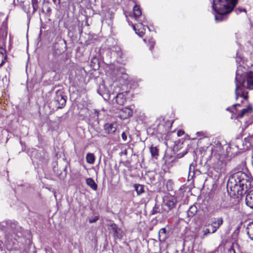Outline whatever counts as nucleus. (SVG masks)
<instances>
[{
  "instance_id": "obj_1",
  "label": "nucleus",
  "mask_w": 253,
  "mask_h": 253,
  "mask_svg": "<svg viewBox=\"0 0 253 253\" xmlns=\"http://www.w3.org/2000/svg\"><path fill=\"white\" fill-rule=\"evenodd\" d=\"M227 188L234 194L242 195L253 188V178L248 171H238L229 178Z\"/></svg>"
},
{
  "instance_id": "obj_2",
  "label": "nucleus",
  "mask_w": 253,
  "mask_h": 253,
  "mask_svg": "<svg viewBox=\"0 0 253 253\" xmlns=\"http://www.w3.org/2000/svg\"><path fill=\"white\" fill-rule=\"evenodd\" d=\"M210 152L209 161L212 165L213 169L218 173L223 172L225 169L226 162L225 156L222 154L223 148L219 141L208 147Z\"/></svg>"
},
{
  "instance_id": "obj_3",
  "label": "nucleus",
  "mask_w": 253,
  "mask_h": 253,
  "mask_svg": "<svg viewBox=\"0 0 253 253\" xmlns=\"http://www.w3.org/2000/svg\"><path fill=\"white\" fill-rule=\"evenodd\" d=\"M238 0H212V8L214 11V19L216 22H221L227 19L238 3Z\"/></svg>"
},
{
  "instance_id": "obj_4",
  "label": "nucleus",
  "mask_w": 253,
  "mask_h": 253,
  "mask_svg": "<svg viewBox=\"0 0 253 253\" xmlns=\"http://www.w3.org/2000/svg\"><path fill=\"white\" fill-rule=\"evenodd\" d=\"M242 68V66L238 67L236 71L235 94L237 99L241 97L245 100H247L248 99V92L244 87V84L245 82V75H244Z\"/></svg>"
},
{
  "instance_id": "obj_5",
  "label": "nucleus",
  "mask_w": 253,
  "mask_h": 253,
  "mask_svg": "<svg viewBox=\"0 0 253 253\" xmlns=\"http://www.w3.org/2000/svg\"><path fill=\"white\" fill-rule=\"evenodd\" d=\"M54 102L57 108H62L64 107L66 103V99L62 91L58 90L56 91Z\"/></svg>"
},
{
  "instance_id": "obj_6",
  "label": "nucleus",
  "mask_w": 253,
  "mask_h": 253,
  "mask_svg": "<svg viewBox=\"0 0 253 253\" xmlns=\"http://www.w3.org/2000/svg\"><path fill=\"white\" fill-rule=\"evenodd\" d=\"M5 20L3 15L0 16V42H2L6 38L7 34Z\"/></svg>"
},
{
  "instance_id": "obj_7",
  "label": "nucleus",
  "mask_w": 253,
  "mask_h": 253,
  "mask_svg": "<svg viewBox=\"0 0 253 253\" xmlns=\"http://www.w3.org/2000/svg\"><path fill=\"white\" fill-rule=\"evenodd\" d=\"M132 111L128 107H125L121 109L118 114L117 117L120 120L127 121L128 118L132 116Z\"/></svg>"
},
{
  "instance_id": "obj_8",
  "label": "nucleus",
  "mask_w": 253,
  "mask_h": 253,
  "mask_svg": "<svg viewBox=\"0 0 253 253\" xmlns=\"http://www.w3.org/2000/svg\"><path fill=\"white\" fill-rule=\"evenodd\" d=\"M173 123V121L166 120L163 117H160L155 121L154 125L156 126H172Z\"/></svg>"
},
{
  "instance_id": "obj_9",
  "label": "nucleus",
  "mask_w": 253,
  "mask_h": 253,
  "mask_svg": "<svg viewBox=\"0 0 253 253\" xmlns=\"http://www.w3.org/2000/svg\"><path fill=\"white\" fill-rule=\"evenodd\" d=\"M253 108L252 105L250 104L241 110V111L236 116V119H241L244 116H248L253 112Z\"/></svg>"
},
{
  "instance_id": "obj_10",
  "label": "nucleus",
  "mask_w": 253,
  "mask_h": 253,
  "mask_svg": "<svg viewBox=\"0 0 253 253\" xmlns=\"http://www.w3.org/2000/svg\"><path fill=\"white\" fill-rule=\"evenodd\" d=\"M91 113L90 119H89L90 125L92 126H96L99 124L98 118L100 113L98 110L93 109Z\"/></svg>"
},
{
  "instance_id": "obj_11",
  "label": "nucleus",
  "mask_w": 253,
  "mask_h": 253,
  "mask_svg": "<svg viewBox=\"0 0 253 253\" xmlns=\"http://www.w3.org/2000/svg\"><path fill=\"white\" fill-rule=\"evenodd\" d=\"M223 219L222 217H217V218H213L211 219V225L213 227V230L212 231V233H214L217 229L219 228V227L223 223Z\"/></svg>"
},
{
  "instance_id": "obj_12",
  "label": "nucleus",
  "mask_w": 253,
  "mask_h": 253,
  "mask_svg": "<svg viewBox=\"0 0 253 253\" xmlns=\"http://www.w3.org/2000/svg\"><path fill=\"white\" fill-rule=\"evenodd\" d=\"M133 28L135 31L136 34H137L139 37H142L144 35L145 27L142 24V22L139 23L136 25H133Z\"/></svg>"
},
{
  "instance_id": "obj_13",
  "label": "nucleus",
  "mask_w": 253,
  "mask_h": 253,
  "mask_svg": "<svg viewBox=\"0 0 253 253\" xmlns=\"http://www.w3.org/2000/svg\"><path fill=\"white\" fill-rule=\"evenodd\" d=\"M176 204V200L174 197H167L166 202V205L169 208V210L174 208L175 207Z\"/></svg>"
},
{
  "instance_id": "obj_14",
  "label": "nucleus",
  "mask_w": 253,
  "mask_h": 253,
  "mask_svg": "<svg viewBox=\"0 0 253 253\" xmlns=\"http://www.w3.org/2000/svg\"><path fill=\"white\" fill-rule=\"evenodd\" d=\"M246 203L248 207L253 209V189L250 191L247 194Z\"/></svg>"
},
{
  "instance_id": "obj_15",
  "label": "nucleus",
  "mask_w": 253,
  "mask_h": 253,
  "mask_svg": "<svg viewBox=\"0 0 253 253\" xmlns=\"http://www.w3.org/2000/svg\"><path fill=\"white\" fill-rule=\"evenodd\" d=\"M126 93H120L117 95L115 99L116 102L118 104L120 105L124 104L126 101Z\"/></svg>"
},
{
  "instance_id": "obj_16",
  "label": "nucleus",
  "mask_w": 253,
  "mask_h": 253,
  "mask_svg": "<svg viewBox=\"0 0 253 253\" xmlns=\"http://www.w3.org/2000/svg\"><path fill=\"white\" fill-rule=\"evenodd\" d=\"M3 224H5L8 228L10 229L13 232H15V230H17L18 227L17 222H12L11 221H5L2 222Z\"/></svg>"
},
{
  "instance_id": "obj_17",
  "label": "nucleus",
  "mask_w": 253,
  "mask_h": 253,
  "mask_svg": "<svg viewBox=\"0 0 253 253\" xmlns=\"http://www.w3.org/2000/svg\"><path fill=\"white\" fill-rule=\"evenodd\" d=\"M23 8L24 11L27 14L28 18H31L33 14L36 12V11H34L33 7L31 8L29 3L24 5Z\"/></svg>"
},
{
  "instance_id": "obj_18",
  "label": "nucleus",
  "mask_w": 253,
  "mask_h": 253,
  "mask_svg": "<svg viewBox=\"0 0 253 253\" xmlns=\"http://www.w3.org/2000/svg\"><path fill=\"white\" fill-rule=\"evenodd\" d=\"M229 207V204L223 200L219 201L217 203V209L219 210H227Z\"/></svg>"
},
{
  "instance_id": "obj_19",
  "label": "nucleus",
  "mask_w": 253,
  "mask_h": 253,
  "mask_svg": "<svg viewBox=\"0 0 253 253\" xmlns=\"http://www.w3.org/2000/svg\"><path fill=\"white\" fill-rule=\"evenodd\" d=\"M247 88L250 89H253V72H250L247 75Z\"/></svg>"
},
{
  "instance_id": "obj_20",
  "label": "nucleus",
  "mask_w": 253,
  "mask_h": 253,
  "mask_svg": "<svg viewBox=\"0 0 253 253\" xmlns=\"http://www.w3.org/2000/svg\"><path fill=\"white\" fill-rule=\"evenodd\" d=\"M246 230L249 237L253 240V221L249 223Z\"/></svg>"
},
{
  "instance_id": "obj_21",
  "label": "nucleus",
  "mask_w": 253,
  "mask_h": 253,
  "mask_svg": "<svg viewBox=\"0 0 253 253\" xmlns=\"http://www.w3.org/2000/svg\"><path fill=\"white\" fill-rule=\"evenodd\" d=\"M6 58V55L5 50L2 47H0V67L5 62Z\"/></svg>"
},
{
  "instance_id": "obj_22",
  "label": "nucleus",
  "mask_w": 253,
  "mask_h": 253,
  "mask_svg": "<svg viewBox=\"0 0 253 253\" xmlns=\"http://www.w3.org/2000/svg\"><path fill=\"white\" fill-rule=\"evenodd\" d=\"M197 208L195 205H192L190 207L187 211V215L189 217H193L197 212Z\"/></svg>"
},
{
  "instance_id": "obj_23",
  "label": "nucleus",
  "mask_w": 253,
  "mask_h": 253,
  "mask_svg": "<svg viewBox=\"0 0 253 253\" xmlns=\"http://www.w3.org/2000/svg\"><path fill=\"white\" fill-rule=\"evenodd\" d=\"M133 10L134 16L136 20H137V19L138 18L142 15L141 10L139 6L135 5L133 7Z\"/></svg>"
},
{
  "instance_id": "obj_24",
  "label": "nucleus",
  "mask_w": 253,
  "mask_h": 253,
  "mask_svg": "<svg viewBox=\"0 0 253 253\" xmlns=\"http://www.w3.org/2000/svg\"><path fill=\"white\" fill-rule=\"evenodd\" d=\"M86 183L91 188L94 190H96L97 189V185L95 183L94 180L91 178H87L86 179Z\"/></svg>"
},
{
  "instance_id": "obj_25",
  "label": "nucleus",
  "mask_w": 253,
  "mask_h": 253,
  "mask_svg": "<svg viewBox=\"0 0 253 253\" xmlns=\"http://www.w3.org/2000/svg\"><path fill=\"white\" fill-rule=\"evenodd\" d=\"M159 240L160 241H164L167 238L166 229L165 228H161L159 232Z\"/></svg>"
},
{
  "instance_id": "obj_26",
  "label": "nucleus",
  "mask_w": 253,
  "mask_h": 253,
  "mask_svg": "<svg viewBox=\"0 0 253 253\" xmlns=\"http://www.w3.org/2000/svg\"><path fill=\"white\" fill-rule=\"evenodd\" d=\"M134 188L138 195H140L144 192V186L142 185L135 184L134 185Z\"/></svg>"
},
{
  "instance_id": "obj_27",
  "label": "nucleus",
  "mask_w": 253,
  "mask_h": 253,
  "mask_svg": "<svg viewBox=\"0 0 253 253\" xmlns=\"http://www.w3.org/2000/svg\"><path fill=\"white\" fill-rule=\"evenodd\" d=\"M196 135L198 138L201 139L204 138L209 137L210 134L207 132L199 131L196 133Z\"/></svg>"
},
{
  "instance_id": "obj_28",
  "label": "nucleus",
  "mask_w": 253,
  "mask_h": 253,
  "mask_svg": "<svg viewBox=\"0 0 253 253\" xmlns=\"http://www.w3.org/2000/svg\"><path fill=\"white\" fill-rule=\"evenodd\" d=\"M86 162L90 164H92L95 161V157L93 154L88 153L86 156Z\"/></svg>"
},
{
  "instance_id": "obj_29",
  "label": "nucleus",
  "mask_w": 253,
  "mask_h": 253,
  "mask_svg": "<svg viewBox=\"0 0 253 253\" xmlns=\"http://www.w3.org/2000/svg\"><path fill=\"white\" fill-rule=\"evenodd\" d=\"M150 152L152 157H156L159 155L158 149L156 147L151 146L150 148Z\"/></svg>"
},
{
  "instance_id": "obj_30",
  "label": "nucleus",
  "mask_w": 253,
  "mask_h": 253,
  "mask_svg": "<svg viewBox=\"0 0 253 253\" xmlns=\"http://www.w3.org/2000/svg\"><path fill=\"white\" fill-rule=\"evenodd\" d=\"M31 3L34 11H36L38 8V0H31Z\"/></svg>"
},
{
  "instance_id": "obj_31",
  "label": "nucleus",
  "mask_w": 253,
  "mask_h": 253,
  "mask_svg": "<svg viewBox=\"0 0 253 253\" xmlns=\"http://www.w3.org/2000/svg\"><path fill=\"white\" fill-rule=\"evenodd\" d=\"M160 212V209L159 207L156 205L153 208L152 210L151 211V214H155L157 213H159Z\"/></svg>"
},
{
  "instance_id": "obj_32",
  "label": "nucleus",
  "mask_w": 253,
  "mask_h": 253,
  "mask_svg": "<svg viewBox=\"0 0 253 253\" xmlns=\"http://www.w3.org/2000/svg\"><path fill=\"white\" fill-rule=\"evenodd\" d=\"M245 140L250 144L253 143V132L252 134L250 133L248 137L245 138Z\"/></svg>"
},
{
  "instance_id": "obj_33",
  "label": "nucleus",
  "mask_w": 253,
  "mask_h": 253,
  "mask_svg": "<svg viewBox=\"0 0 253 253\" xmlns=\"http://www.w3.org/2000/svg\"><path fill=\"white\" fill-rule=\"evenodd\" d=\"M155 44V42L153 39H150L149 40V49L152 51L154 45Z\"/></svg>"
},
{
  "instance_id": "obj_34",
  "label": "nucleus",
  "mask_w": 253,
  "mask_h": 253,
  "mask_svg": "<svg viewBox=\"0 0 253 253\" xmlns=\"http://www.w3.org/2000/svg\"><path fill=\"white\" fill-rule=\"evenodd\" d=\"M120 231V229L118 228L116 231L113 232L114 235L119 239H121L122 237Z\"/></svg>"
},
{
  "instance_id": "obj_35",
  "label": "nucleus",
  "mask_w": 253,
  "mask_h": 253,
  "mask_svg": "<svg viewBox=\"0 0 253 253\" xmlns=\"http://www.w3.org/2000/svg\"><path fill=\"white\" fill-rule=\"evenodd\" d=\"M202 232H203V235L202 236V238H204L208 234L211 233V232L209 229H206L205 230H203L202 231Z\"/></svg>"
},
{
  "instance_id": "obj_36",
  "label": "nucleus",
  "mask_w": 253,
  "mask_h": 253,
  "mask_svg": "<svg viewBox=\"0 0 253 253\" xmlns=\"http://www.w3.org/2000/svg\"><path fill=\"white\" fill-rule=\"evenodd\" d=\"M109 226L111 227L110 229L113 232L116 231V230L118 228L117 225L115 223H111L109 225Z\"/></svg>"
},
{
  "instance_id": "obj_37",
  "label": "nucleus",
  "mask_w": 253,
  "mask_h": 253,
  "mask_svg": "<svg viewBox=\"0 0 253 253\" xmlns=\"http://www.w3.org/2000/svg\"><path fill=\"white\" fill-rule=\"evenodd\" d=\"M194 166H193L192 165H190L189 166V176L192 173L193 174L192 175V177H193V175L194 174Z\"/></svg>"
},
{
  "instance_id": "obj_38",
  "label": "nucleus",
  "mask_w": 253,
  "mask_h": 253,
  "mask_svg": "<svg viewBox=\"0 0 253 253\" xmlns=\"http://www.w3.org/2000/svg\"><path fill=\"white\" fill-rule=\"evenodd\" d=\"M246 9L245 8H238L235 9V12L237 14H239L242 12H246Z\"/></svg>"
},
{
  "instance_id": "obj_39",
  "label": "nucleus",
  "mask_w": 253,
  "mask_h": 253,
  "mask_svg": "<svg viewBox=\"0 0 253 253\" xmlns=\"http://www.w3.org/2000/svg\"><path fill=\"white\" fill-rule=\"evenodd\" d=\"M98 220V216H95L93 219H90L89 220V222L90 223L95 222L96 221Z\"/></svg>"
},
{
  "instance_id": "obj_40",
  "label": "nucleus",
  "mask_w": 253,
  "mask_h": 253,
  "mask_svg": "<svg viewBox=\"0 0 253 253\" xmlns=\"http://www.w3.org/2000/svg\"><path fill=\"white\" fill-rule=\"evenodd\" d=\"M184 133V132L183 130H180L179 131H178L177 132V135L178 136H181L182 135H183Z\"/></svg>"
},
{
  "instance_id": "obj_41",
  "label": "nucleus",
  "mask_w": 253,
  "mask_h": 253,
  "mask_svg": "<svg viewBox=\"0 0 253 253\" xmlns=\"http://www.w3.org/2000/svg\"><path fill=\"white\" fill-rule=\"evenodd\" d=\"M122 137L124 140H126L127 139V136L125 132H123L122 134Z\"/></svg>"
},
{
  "instance_id": "obj_42",
  "label": "nucleus",
  "mask_w": 253,
  "mask_h": 253,
  "mask_svg": "<svg viewBox=\"0 0 253 253\" xmlns=\"http://www.w3.org/2000/svg\"><path fill=\"white\" fill-rule=\"evenodd\" d=\"M52 1L55 5H57L60 4L61 0H52Z\"/></svg>"
},
{
  "instance_id": "obj_43",
  "label": "nucleus",
  "mask_w": 253,
  "mask_h": 253,
  "mask_svg": "<svg viewBox=\"0 0 253 253\" xmlns=\"http://www.w3.org/2000/svg\"><path fill=\"white\" fill-rule=\"evenodd\" d=\"M113 127H104V129H105V131L106 132L108 133V131L109 130V129H112Z\"/></svg>"
},
{
  "instance_id": "obj_44",
  "label": "nucleus",
  "mask_w": 253,
  "mask_h": 253,
  "mask_svg": "<svg viewBox=\"0 0 253 253\" xmlns=\"http://www.w3.org/2000/svg\"><path fill=\"white\" fill-rule=\"evenodd\" d=\"M240 106V104H239V103L235 104L233 105V107L235 109L237 106Z\"/></svg>"
},
{
  "instance_id": "obj_45",
  "label": "nucleus",
  "mask_w": 253,
  "mask_h": 253,
  "mask_svg": "<svg viewBox=\"0 0 253 253\" xmlns=\"http://www.w3.org/2000/svg\"><path fill=\"white\" fill-rule=\"evenodd\" d=\"M229 251L230 253H235V251L233 249H230Z\"/></svg>"
},
{
  "instance_id": "obj_46",
  "label": "nucleus",
  "mask_w": 253,
  "mask_h": 253,
  "mask_svg": "<svg viewBox=\"0 0 253 253\" xmlns=\"http://www.w3.org/2000/svg\"><path fill=\"white\" fill-rule=\"evenodd\" d=\"M50 11H51V8L49 7H48V8L47 9V12H50Z\"/></svg>"
},
{
  "instance_id": "obj_47",
  "label": "nucleus",
  "mask_w": 253,
  "mask_h": 253,
  "mask_svg": "<svg viewBox=\"0 0 253 253\" xmlns=\"http://www.w3.org/2000/svg\"><path fill=\"white\" fill-rule=\"evenodd\" d=\"M118 50H117V52H119L121 51V48L119 47H117Z\"/></svg>"
},
{
  "instance_id": "obj_48",
  "label": "nucleus",
  "mask_w": 253,
  "mask_h": 253,
  "mask_svg": "<svg viewBox=\"0 0 253 253\" xmlns=\"http://www.w3.org/2000/svg\"><path fill=\"white\" fill-rule=\"evenodd\" d=\"M231 109L230 108H229V107H228V108H227L226 109V110H227V111H231Z\"/></svg>"
},
{
  "instance_id": "obj_49",
  "label": "nucleus",
  "mask_w": 253,
  "mask_h": 253,
  "mask_svg": "<svg viewBox=\"0 0 253 253\" xmlns=\"http://www.w3.org/2000/svg\"><path fill=\"white\" fill-rule=\"evenodd\" d=\"M233 146H236L235 145H234V144H231L230 145V147H232Z\"/></svg>"
},
{
  "instance_id": "obj_50",
  "label": "nucleus",
  "mask_w": 253,
  "mask_h": 253,
  "mask_svg": "<svg viewBox=\"0 0 253 253\" xmlns=\"http://www.w3.org/2000/svg\"><path fill=\"white\" fill-rule=\"evenodd\" d=\"M118 125H126V124L124 123V124H118Z\"/></svg>"
},
{
  "instance_id": "obj_51",
  "label": "nucleus",
  "mask_w": 253,
  "mask_h": 253,
  "mask_svg": "<svg viewBox=\"0 0 253 253\" xmlns=\"http://www.w3.org/2000/svg\"><path fill=\"white\" fill-rule=\"evenodd\" d=\"M143 41H144V42H146V40H145V39H143Z\"/></svg>"
},
{
  "instance_id": "obj_52",
  "label": "nucleus",
  "mask_w": 253,
  "mask_h": 253,
  "mask_svg": "<svg viewBox=\"0 0 253 253\" xmlns=\"http://www.w3.org/2000/svg\"><path fill=\"white\" fill-rule=\"evenodd\" d=\"M147 28L149 29V31H150V29L148 27H147Z\"/></svg>"
},
{
  "instance_id": "obj_53",
  "label": "nucleus",
  "mask_w": 253,
  "mask_h": 253,
  "mask_svg": "<svg viewBox=\"0 0 253 253\" xmlns=\"http://www.w3.org/2000/svg\"><path fill=\"white\" fill-rule=\"evenodd\" d=\"M112 125H110L109 126H110V127H111V126H112Z\"/></svg>"
}]
</instances>
